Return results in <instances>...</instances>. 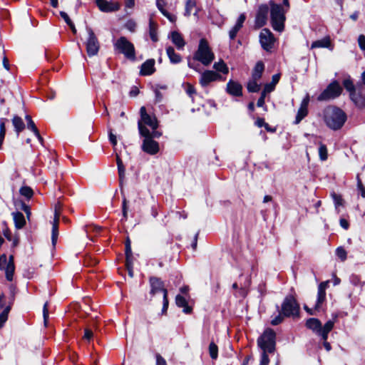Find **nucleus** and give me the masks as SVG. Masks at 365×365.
Listing matches in <instances>:
<instances>
[{
    "label": "nucleus",
    "instance_id": "nucleus-1",
    "mask_svg": "<svg viewBox=\"0 0 365 365\" xmlns=\"http://www.w3.org/2000/svg\"><path fill=\"white\" fill-rule=\"evenodd\" d=\"M140 118L138 122L139 133L141 136H148L151 134L153 137L160 138L162 133L157 130L158 121L155 115H149L144 106L140 109Z\"/></svg>",
    "mask_w": 365,
    "mask_h": 365
},
{
    "label": "nucleus",
    "instance_id": "nucleus-2",
    "mask_svg": "<svg viewBox=\"0 0 365 365\" xmlns=\"http://www.w3.org/2000/svg\"><path fill=\"white\" fill-rule=\"evenodd\" d=\"M324 120L330 129L337 130L340 129L346 120V113L335 106H328L323 111Z\"/></svg>",
    "mask_w": 365,
    "mask_h": 365
},
{
    "label": "nucleus",
    "instance_id": "nucleus-3",
    "mask_svg": "<svg viewBox=\"0 0 365 365\" xmlns=\"http://www.w3.org/2000/svg\"><path fill=\"white\" fill-rule=\"evenodd\" d=\"M271 24L274 30L282 32L284 29L285 14L289 10L282 5L270 1Z\"/></svg>",
    "mask_w": 365,
    "mask_h": 365
},
{
    "label": "nucleus",
    "instance_id": "nucleus-4",
    "mask_svg": "<svg viewBox=\"0 0 365 365\" xmlns=\"http://www.w3.org/2000/svg\"><path fill=\"white\" fill-rule=\"evenodd\" d=\"M334 322L329 320L322 327L321 322L316 318H310L307 320L306 327L322 337V339H327L328 334L334 327Z\"/></svg>",
    "mask_w": 365,
    "mask_h": 365
},
{
    "label": "nucleus",
    "instance_id": "nucleus-5",
    "mask_svg": "<svg viewBox=\"0 0 365 365\" xmlns=\"http://www.w3.org/2000/svg\"><path fill=\"white\" fill-rule=\"evenodd\" d=\"M193 58L201 62L204 66L210 65L214 60L215 55L205 38L200 39L197 50L195 53Z\"/></svg>",
    "mask_w": 365,
    "mask_h": 365
},
{
    "label": "nucleus",
    "instance_id": "nucleus-6",
    "mask_svg": "<svg viewBox=\"0 0 365 365\" xmlns=\"http://www.w3.org/2000/svg\"><path fill=\"white\" fill-rule=\"evenodd\" d=\"M257 345L262 351L273 353L275 350L276 334L272 329H267L257 339Z\"/></svg>",
    "mask_w": 365,
    "mask_h": 365
},
{
    "label": "nucleus",
    "instance_id": "nucleus-7",
    "mask_svg": "<svg viewBox=\"0 0 365 365\" xmlns=\"http://www.w3.org/2000/svg\"><path fill=\"white\" fill-rule=\"evenodd\" d=\"M61 196L58 197V201L55 202L53 205V219L51 222L52 225L51 228V245H52V251L51 254L53 256V251L55 250L56 245L57 243V240L58 237V224H59V216L61 210V202L59 199Z\"/></svg>",
    "mask_w": 365,
    "mask_h": 365
},
{
    "label": "nucleus",
    "instance_id": "nucleus-8",
    "mask_svg": "<svg viewBox=\"0 0 365 365\" xmlns=\"http://www.w3.org/2000/svg\"><path fill=\"white\" fill-rule=\"evenodd\" d=\"M114 48L120 53L130 60H135V52L134 45L130 42L125 37H120L115 43Z\"/></svg>",
    "mask_w": 365,
    "mask_h": 365
},
{
    "label": "nucleus",
    "instance_id": "nucleus-9",
    "mask_svg": "<svg viewBox=\"0 0 365 365\" xmlns=\"http://www.w3.org/2000/svg\"><path fill=\"white\" fill-rule=\"evenodd\" d=\"M281 311L285 317L298 316L299 306L293 296L288 295L284 298Z\"/></svg>",
    "mask_w": 365,
    "mask_h": 365
},
{
    "label": "nucleus",
    "instance_id": "nucleus-10",
    "mask_svg": "<svg viewBox=\"0 0 365 365\" xmlns=\"http://www.w3.org/2000/svg\"><path fill=\"white\" fill-rule=\"evenodd\" d=\"M88 38L86 41V52L88 56H94L98 54L100 48V43L97 36L91 28L86 29Z\"/></svg>",
    "mask_w": 365,
    "mask_h": 365
},
{
    "label": "nucleus",
    "instance_id": "nucleus-11",
    "mask_svg": "<svg viewBox=\"0 0 365 365\" xmlns=\"http://www.w3.org/2000/svg\"><path fill=\"white\" fill-rule=\"evenodd\" d=\"M342 88L337 81L330 83L327 88L318 96L319 101H329L338 97L341 93Z\"/></svg>",
    "mask_w": 365,
    "mask_h": 365
},
{
    "label": "nucleus",
    "instance_id": "nucleus-12",
    "mask_svg": "<svg viewBox=\"0 0 365 365\" xmlns=\"http://www.w3.org/2000/svg\"><path fill=\"white\" fill-rule=\"evenodd\" d=\"M0 269L5 271L7 280L12 281L15 269L13 255L9 256V260L6 255L0 257Z\"/></svg>",
    "mask_w": 365,
    "mask_h": 365
},
{
    "label": "nucleus",
    "instance_id": "nucleus-13",
    "mask_svg": "<svg viewBox=\"0 0 365 365\" xmlns=\"http://www.w3.org/2000/svg\"><path fill=\"white\" fill-rule=\"evenodd\" d=\"M275 38L272 32L267 29H263L259 34V43L262 48L267 51H271L274 46Z\"/></svg>",
    "mask_w": 365,
    "mask_h": 365
},
{
    "label": "nucleus",
    "instance_id": "nucleus-14",
    "mask_svg": "<svg viewBox=\"0 0 365 365\" xmlns=\"http://www.w3.org/2000/svg\"><path fill=\"white\" fill-rule=\"evenodd\" d=\"M144 140L141 146L142 150L150 155H155L159 151V144L158 142L154 140L155 137H153L151 134L148 136H143Z\"/></svg>",
    "mask_w": 365,
    "mask_h": 365
},
{
    "label": "nucleus",
    "instance_id": "nucleus-15",
    "mask_svg": "<svg viewBox=\"0 0 365 365\" xmlns=\"http://www.w3.org/2000/svg\"><path fill=\"white\" fill-rule=\"evenodd\" d=\"M150 291V294L152 296L155 294L163 292V296H165V292H166V295H168V290L165 287L164 282L157 277H150L149 279Z\"/></svg>",
    "mask_w": 365,
    "mask_h": 365
},
{
    "label": "nucleus",
    "instance_id": "nucleus-16",
    "mask_svg": "<svg viewBox=\"0 0 365 365\" xmlns=\"http://www.w3.org/2000/svg\"><path fill=\"white\" fill-rule=\"evenodd\" d=\"M222 80V76L213 71H205L201 73L200 84L202 87H207L210 83Z\"/></svg>",
    "mask_w": 365,
    "mask_h": 365
},
{
    "label": "nucleus",
    "instance_id": "nucleus-17",
    "mask_svg": "<svg viewBox=\"0 0 365 365\" xmlns=\"http://www.w3.org/2000/svg\"><path fill=\"white\" fill-rule=\"evenodd\" d=\"M269 11V7L266 4H262L259 6L255 17V26L257 28H261L266 24Z\"/></svg>",
    "mask_w": 365,
    "mask_h": 365
},
{
    "label": "nucleus",
    "instance_id": "nucleus-18",
    "mask_svg": "<svg viewBox=\"0 0 365 365\" xmlns=\"http://www.w3.org/2000/svg\"><path fill=\"white\" fill-rule=\"evenodd\" d=\"M99 9L103 12H113L119 10L120 4L115 1L96 0Z\"/></svg>",
    "mask_w": 365,
    "mask_h": 365
},
{
    "label": "nucleus",
    "instance_id": "nucleus-19",
    "mask_svg": "<svg viewBox=\"0 0 365 365\" xmlns=\"http://www.w3.org/2000/svg\"><path fill=\"white\" fill-rule=\"evenodd\" d=\"M309 103V94H307L301 102L300 107L295 118V120L294 121V124H299L301 120L307 115Z\"/></svg>",
    "mask_w": 365,
    "mask_h": 365
},
{
    "label": "nucleus",
    "instance_id": "nucleus-20",
    "mask_svg": "<svg viewBox=\"0 0 365 365\" xmlns=\"http://www.w3.org/2000/svg\"><path fill=\"white\" fill-rule=\"evenodd\" d=\"M329 281L321 282L318 286L317 299L315 309H319L326 299V289L328 287Z\"/></svg>",
    "mask_w": 365,
    "mask_h": 365
},
{
    "label": "nucleus",
    "instance_id": "nucleus-21",
    "mask_svg": "<svg viewBox=\"0 0 365 365\" xmlns=\"http://www.w3.org/2000/svg\"><path fill=\"white\" fill-rule=\"evenodd\" d=\"M242 87V86L232 80H230L227 84L226 91L227 92L234 96H241Z\"/></svg>",
    "mask_w": 365,
    "mask_h": 365
},
{
    "label": "nucleus",
    "instance_id": "nucleus-22",
    "mask_svg": "<svg viewBox=\"0 0 365 365\" xmlns=\"http://www.w3.org/2000/svg\"><path fill=\"white\" fill-rule=\"evenodd\" d=\"M245 19H246V16H245V14H241L239 16L235 26L229 31V36L231 40H233L235 38L238 31L243 26V24L245 21Z\"/></svg>",
    "mask_w": 365,
    "mask_h": 365
},
{
    "label": "nucleus",
    "instance_id": "nucleus-23",
    "mask_svg": "<svg viewBox=\"0 0 365 365\" xmlns=\"http://www.w3.org/2000/svg\"><path fill=\"white\" fill-rule=\"evenodd\" d=\"M155 60L154 59H148L145 61L142 66L140 69V75L142 76H150L153 74L155 71Z\"/></svg>",
    "mask_w": 365,
    "mask_h": 365
},
{
    "label": "nucleus",
    "instance_id": "nucleus-24",
    "mask_svg": "<svg viewBox=\"0 0 365 365\" xmlns=\"http://www.w3.org/2000/svg\"><path fill=\"white\" fill-rule=\"evenodd\" d=\"M47 151L48 152L49 158H51L50 166L48 167V168L51 170L52 174L53 175H55L56 178L54 180V182L56 183L59 180L58 176L57 175V173H56L58 163H57V160L56 158V154L53 150H51V149H49L48 148H47Z\"/></svg>",
    "mask_w": 365,
    "mask_h": 365
},
{
    "label": "nucleus",
    "instance_id": "nucleus-25",
    "mask_svg": "<svg viewBox=\"0 0 365 365\" xmlns=\"http://www.w3.org/2000/svg\"><path fill=\"white\" fill-rule=\"evenodd\" d=\"M170 38L172 42L176 46V47L181 50L185 45V42L182 35L178 31H173L170 34Z\"/></svg>",
    "mask_w": 365,
    "mask_h": 365
},
{
    "label": "nucleus",
    "instance_id": "nucleus-26",
    "mask_svg": "<svg viewBox=\"0 0 365 365\" xmlns=\"http://www.w3.org/2000/svg\"><path fill=\"white\" fill-rule=\"evenodd\" d=\"M176 305L179 307H182V312L185 314H190L192 311V308L188 306L187 302L185 298L180 294H178L175 297Z\"/></svg>",
    "mask_w": 365,
    "mask_h": 365
},
{
    "label": "nucleus",
    "instance_id": "nucleus-27",
    "mask_svg": "<svg viewBox=\"0 0 365 365\" xmlns=\"http://www.w3.org/2000/svg\"><path fill=\"white\" fill-rule=\"evenodd\" d=\"M350 98L356 106L359 108L365 107V96L361 93L352 92L350 93Z\"/></svg>",
    "mask_w": 365,
    "mask_h": 365
},
{
    "label": "nucleus",
    "instance_id": "nucleus-28",
    "mask_svg": "<svg viewBox=\"0 0 365 365\" xmlns=\"http://www.w3.org/2000/svg\"><path fill=\"white\" fill-rule=\"evenodd\" d=\"M15 227L17 229H21L26 224V220L24 215L17 211L12 213Z\"/></svg>",
    "mask_w": 365,
    "mask_h": 365
},
{
    "label": "nucleus",
    "instance_id": "nucleus-29",
    "mask_svg": "<svg viewBox=\"0 0 365 365\" xmlns=\"http://www.w3.org/2000/svg\"><path fill=\"white\" fill-rule=\"evenodd\" d=\"M12 124L14 127L16 135L19 133L25 128V124L22 118L18 115H14L12 118Z\"/></svg>",
    "mask_w": 365,
    "mask_h": 365
},
{
    "label": "nucleus",
    "instance_id": "nucleus-30",
    "mask_svg": "<svg viewBox=\"0 0 365 365\" xmlns=\"http://www.w3.org/2000/svg\"><path fill=\"white\" fill-rule=\"evenodd\" d=\"M166 53L172 63H178L182 61L181 56L175 53V49L172 46H168L166 48Z\"/></svg>",
    "mask_w": 365,
    "mask_h": 365
},
{
    "label": "nucleus",
    "instance_id": "nucleus-31",
    "mask_svg": "<svg viewBox=\"0 0 365 365\" xmlns=\"http://www.w3.org/2000/svg\"><path fill=\"white\" fill-rule=\"evenodd\" d=\"M264 69V63L262 61H258L253 69L252 78L255 80H259L262 77Z\"/></svg>",
    "mask_w": 365,
    "mask_h": 365
},
{
    "label": "nucleus",
    "instance_id": "nucleus-32",
    "mask_svg": "<svg viewBox=\"0 0 365 365\" xmlns=\"http://www.w3.org/2000/svg\"><path fill=\"white\" fill-rule=\"evenodd\" d=\"M27 128L34 133V135L36 137L38 140L41 143V145H43V138L40 135L37 127L36 126L34 122L32 120H29V122L27 123Z\"/></svg>",
    "mask_w": 365,
    "mask_h": 365
},
{
    "label": "nucleus",
    "instance_id": "nucleus-33",
    "mask_svg": "<svg viewBox=\"0 0 365 365\" xmlns=\"http://www.w3.org/2000/svg\"><path fill=\"white\" fill-rule=\"evenodd\" d=\"M19 194L24 197L26 200H29L34 195L33 190L27 185H23L19 189Z\"/></svg>",
    "mask_w": 365,
    "mask_h": 365
},
{
    "label": "nucleus",
    "instance_id": "nucleus-34",
    "mask_svg": "<svg viewBox=\"0 0 365 365\" xmlns=\"http://www.w3.org/2000/svg\"><path fill=\"white\" fill-rule=\"evenodd\" d=\"M279 74L273 75L272 78V82L264 85V89L265 90V92H272L274 89L276 84L279 82Z\"/></svg>",
    "mask_w": 365,
    "mask_h": 365
},
{
    "label": "nucleus",
    "instance_id": "nucleus-35",
    "mask_svg": "<svg viewBox=\"0 0 365 365\" xmlns=\"http://www.w3.org/2000/svg\"><path fill=\"white\" fill-rule=\"evenodd\" d=\"M330 45V40L329 38H324L320 40L314 41L312 43L311 48H328Z\"/></svg>",
    "mask_w": 365,
    "mask_h": 365
},
{
    "label": "nucleus",
    "instance_id": "nucleus-36",
    "mask_svg": "<svg viewBox=\"0 0 365 365\" xmlns=\"http://www.w3.org/2000/svg\"><path fill=\"white\" fill-rule=\"evenodd\" d=\"M259 80H255L252 78L250 80L247 85V88L249 92L251 93H257L260 89V85L257 83Z\"/></svg>",
    "mask_w": 365,
    "mask_h": 365
},
{
    "label": "nucleus",
    "instance_id": "nucleus-37",
    "mask_svg": "<svg viewBox=\"0 0 365 365\" xmlns=\"http://www.w3.org/2000/svg\"><path fill=\"white\" fill-rule=\"evenodd\" d=\"M149 34H150V37L153 41L156 42L158 41L157 25L151 19L150 20V22H149Z\"/></svg>",
    "mask_w": 365,
    "mask_h": 365
},
{
    "label": "nucleus",
    "instance_id": "nucleus-38",
    "mask_svg": "<svg viewBox=\"0 0 365 365\" xmlns=\"http://www.w3.org/2000/svg\"><path fill=\"white\" fill-rule=\"evenodd\" d=\"M15 206L17 207V209H20L25 212L26 214L27 217L29 218L31 215V210L30 207L26 205L24 202L21 200H19L15 202Z\"/></svg>",
    "mask_w": 365,
    "mask_h": 365
},
{
    "label": "nucleus",
    "instance_id": "nucleus-39",
    "mask_svg": "<svg viewBox=\"0 0 365 365\" xmlns=\"http://www.w3.org/2000/svg\"><path fill=\"white\" fill-rule=\"evenodd\" d=\"M213 68L217 71H220L224 74H227L229 72L228 67L227 65L224 63L223 61H221L220 62H216L213 65Z\"/></svg>",
    "mask_w": 365,
    "mask_h": 365
},
{
    "label": "nucleus",
    "instance_id": "nucleus-40",
    "mask_svg": "<svg viewBox=\"0 0 365 365\" xmlns=\"http://www.w3.org/2000/svg\"><path fill=\"white\" fill-rule=\"evenodd\" d=\"M116 161H117V165H118V175H119V178H120V181H122L123 178H124V175H125V167L123 164V161L121 160V159L120 158V157L117 155V157H116Z\"/></svg>",
    "mask_w": 365,
    "mask_h": 365
},
{
    "label": "nucleus",
    "instance_id": "nucleus-41",
    "mask_svg": "<svg viewBox=\"0 0 365 365\" xmlns=\"http://www.w3.org/2000/svg\"><path fill=\"white\" fill-rule=\"evenodd\" d=\"M209 354L212 359H216L218 356V347L213 341L209 345Z\"/></svg>",
    "mask_w": 365,
    "mask_h": 365
},
{
    "label": "nucleus",
    "instance_id": "nucleus-42",
    "mask_svg": "<svg viewBox=\"0 0 365 365\" xmlns=\"http://www.w3.org/2000/svg\"><path fill=\"white\" fill-rule=\"evenodd\" d=\"M10 311V307H6L0 314V329L3 327L4 323L7 321L8 314Z\"/></svg>",
    "mask_w": 365,
    "mask_h": 365
},
{
    "label": "nucleus",
    "instance_id": "nucleus-43",
    "mask_svg": "<svg viewBox=\"0 0 365 365\" xmlns=\"http://www.w3.org/2000/svg\"><path fill=\"white\" fill-rule=\"evenodd\" d=\"M196 6L195 2L192 0H187L185 4V16H189L191 14V11L193 8Z\"/></svg>",
    "mask_w": 365,
    "mask_h": 365
},
{
    "label": "nucleus",
    "instance_id": "nucleus-44",
    "mask_svg": "<svg viewBox=\"0 0 365 365\" xmlns=\"http://www.w3.org/2000/svg\"><path fill=\"white\" fill-rule=\"evenodd\" d=\"M349 281H350L351 284L355 287L361 288L364 285V282H362L361 281V279L359 278V277H358L357 275H355V274H352L350 277Z\"/></svg>",
    "mask_w": 365,
    "mask_h": 365
},
{
    "label": "nucleus",
    "instance_id": "nucleus-45",
    "mask_svg": "<svg viewBox=\"0 0 365 365\" xmlns=\"http://www.w3.org/2000/svg\"><path fill=\"white\" fill-rule=\"evenodd\" d=\"M319 155L322 160H326L327 159V149L324 144L320 143L319 148Z\"/></svg>",
    "mask_w": 365,
    "mask_h": 365
},
{
    "label": "nucleus",
    "instance_id": "nucleus-46",
    "mask_svg": "<svg viewBox=\"0 0 365 365\" xmlns=\"http://www.w3.org/2000/svg\"><path fill=\"white\" fill-rule=\"evenodd\" d=\"M166 5L165 0H156V6L163 16H168V11L164 9Z\"/></svg>",
    "mask_w": 365,
    "mask_h": 365
},
{
    "label": "nucleus",
    "instance_id": "nucleus-47",
    "mask_svg": "<svg viewBox=\"0 0 365 365\" xmlns=\"http://www.w3.org/2000/svg\"><path fill=\"white\" fill-rule=\"evenodd\" d=\"M344 88L350 93L356 92L355 87L351 79H345L343 82Z\"/></svg>",
    "mask_w": 365,
    "mask_h": 365
},
{
    "label": "nucleus",
    "instance_id": "nucleus-48",
    "mask_svg": "<svg viewBox=\"0 0 365 365\" xmlns=\"http://www.w3.org/2000/svg\"><path fill=\"white\" fill-rule=\"evenodd\" d=\"M336 255L341 261H344L346 259L347 253L341 247H339L336 250Z\"/></svg>",
    "mask_w": 365,
    "mask_h": 365
},
{
    "label": "nucleus",
    "instance_id": "nucleus-49",
    "mask_svg": "<svg viewBox=\"0 0 365 365\" xmlns=\"http://www.w3.org/2000/svg\"><path fill=\"white\" fill-rule=\"evenodd\" d=\"M284 315L282 314V312H279L277 316H276L274 318H273L271 321V324L273 325V326H276V325H278L280 323L282 322L283 319H284Z\"/></svg>",
    "mask_w": 365,
    "mask_h": 365
},
{
    "label": "nucleus",
    "instance_id": "nucleus-50",
    "mask_svg": "<svg viewBox=\"0 0 365 365\" xmlns=\"http://www.w3.org/2000/svg\"><path fill=\"white\" fill-rule=\"evenodd\" d=\"M125 266L128 272V275L130 277H133V262L132 259H128L125 260Z\"/></svg>",
    "mask_w": 365,
    "mask_h": 365
},
{
    "label": "nucleus",
    "instance_id": "nucleus-51",
    "mask_svg": "<svg viewBox=\"0 0 365 365\" xmlns=\"http://www.w3.org/2000/svg\"><path fill=\"white\" fill-rule=\"evenodd\" d=\"M185 92L190 98H192L193 95L196 93V91L192 85H191L190 83H187L186 88H185Z\"/></svg>",
    "mask_w": 365,
    "mask_h": 365
},
{
    "label": "nucleus",
    "instance_id": "nucleus-52",
    "mask_svg": "<svg viewBox=\"0 0 365 365\" xmlns=\"http://www.w3.org/2000/svg\"><path fill=\"white\" fill-rule=\"evenodd\" d=\"M267 93H269V92H265V90L263 89V91L261 93V96L259 98V99L257 101V106L258 107H262L264 106V99H265L266 95Z\"/></svg>",
    "mask_w": 365,
    "mask_h": 365
},
{
    "label": "nucleus",
    "instance_id": "nucleus-53",
    "mask_svg": "<svg viewBox=\"0 0 365 365\" xmlns=\"http://www.w3.org/2000/svg\"><path fill=\"white\" fill-rule=\"evenodd\" d=\"M267 354H268V352H265V351H262L259 365H268L269 364V359Z\"/></svg>",
    "mask_w": 365,
    "mask_h": 365
},
{
    "label": "nucleus",
    "instance_id": "nucleus-54",
    "mask_svg": "<svg viewBox=\"0 0 365 365\" xmlns=\"http://www.w3.org/2000/svg\"><path fill=\"white\" fill-rule=\"evenodd\" d=\"M125 256L126 259H132V251H131V247H130V242L129 240H127L125 243Z\"/></svg>",
    "mask_w": 365,
    "mask_h": 365
},
{
    "label": "nucleus",
    "instance_id": "nucleus-55",
    "mask_svg": "<svg viewBox=\"0 0 365 365\" xmlns=\"http://www.w3.org/2000/svg\"><path fill=\"white\" fill-rule=\"evenodd\" d=\"M8 119L5 118H0V133L5 135L6 134V123L8 122Z\"/></svg>",
    "mask_w": 365,
    "mask_h": 365
},
{
    "label": "nucleus",
    "instance_id": "nucleus-56",
    "mask_svg": "<svg viewBox=\"0 0 365 365\" xmlns=\"http://www.w3.org/2000/svg\"><path fill=\"white\" fill-rule=\"evenodd\" d=\"M332 198L334 200L336 208L337 209V207L342 205V198L340 195H336V193L333 192L331 194Z\"/></svg>",
    "mask_w": 365,
    "mask_h": 365
},
{
    "label": "nucleus",
    "instance_id": "nucleus-57",
    "mask_svg": "<svg viewBox=\"0 0 365 365\" xmlns=\"http://www.w3.org/2000/svg\"><path fill=\"white\" fill-rule=\"evenodd\" d=\"M168 295H166V292H165V296H163V304L162 308V314H165L167 312L168 308Z\"/></svg>",
    "mask_w": 365,
    "mask_h": 365
},
{
    "label": "nucleus",
    "instance_id": "nucleus-58",
    "mask_svg": "<svg viewBox=\"0 0 365 365\" xmlns=\"http://www.w3.org/2000/svg\"><path fill=\"white\" fill-rule=\"evenodd\" d=\"M357 187L360 191L361 197H365V187L363 186L362 182L359 177L357 178Z\"/></svg>",
    "mask_w": 365,
    "mask_h": 365
},
{
    "label": "nucleus",
    "instance_id": "nucleus-59",
    "mask_svg": "<svg viewBox=\"0 0 365 365\" xmlns=\"http://www.w3.org/2000/svg\"><path fill=\"white\" fill-rule=\"evenodd\" d=\"M358 43H359V48L362 50V51H365V36L364 35H359V38H358Z\"/></svg>",
    "mask_w": 365,
    "mask_h": 365
},
{
    "label": "nucleus",
    "instance_id": "nucleus-60",
    "mask_svg": "<svg viewBox=\"0 0 365 365\" xmlns=\"http://www.w3.org/2000/svg\"><path fill=\"white\" fill-rule=\"evenodd\" d=\"M156 365H167V362L165 359L159 354H156Z\"/></svg>",
    "mask_w": 365,
    "mask_h": 365
},
{
    "label": "nucleus",
    "instance_id": "nucleus-61",
    "mask_svg": "<svg viewBox=\"0 0 365 365\" xmlns=\"http://www.w3.org/2000/svg\"><path fill=\"white\" fill-rule=\"evenodd\" d=\"M154 92L155 96V101L158 103L161 102L163 98V93L158 89V88H155Z\"/></svg>",
    "mask_w": 365,
    "mask_h": 365
},
{
    "label": "nucleus",
    "instance_id": "nucleus-62",
    "mask_svg": "<svg viewBox=\"0 0 365 365\" xmlns=\"http://www.w3.org/2000/svg\"><path fill=\"white\" fill-rule=\"evenodd\" d=\"M109 140L113 146L117 145V138L112 132V130H109Z\"/></svg>",
    "mask_w": 365,
    "mask_h": 365
},
{
    "label": "nucleus",
    "instance_id": "nucleus-63",
    "mask_svg": "<svg viewBox=\"0 0 365 365\" xmlns=\"http://www.w3.org/2000/svg\"><path fill=\"white\" fill-rule=\"evenodd\" d=\"M93 337V332L88 329H86L84 331L83 339L89 341Z\"/></svg>",
    "mask_w": 365,
    "mask_h": 365
},
{
    "label": "nucleus",
    "instance_id": "nucleus-64",
    "mask_svg": "<svg viewBox=\"0 0 365 365\" xmlns=\"http://www.w3.org/2000/svg\"><path fill=\"white\" fill-rule=\"evenodd\" d=\"M60 15L61 16L63 19V20L66 21V23L67 24H71V20L70 19L68 15L64 12V11H61L60 12Z\"/></svg>",
    "mask_w": 365,
    "mask_h": 365
}]
</instances>
